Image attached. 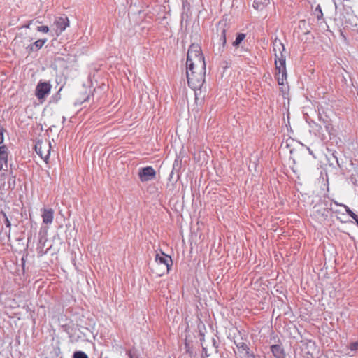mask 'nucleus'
Returning <instances> with one entry per match:
<instances>
[{"instance_id":"obj_1","label":"nucleus","mask_w":358,"mask_h":358,"mask_svg":"<svg viewBox=\"0 0 358 358\" xmlns=\"http://www.w3.org/2000/svg\"><path fill=\"white\" fill-rule=\"evenodd\" d=\"M203 66H206V62L202 53L201 48L199 45L193 43L188 49L186 67H188L189 70H192L194 67H199L200 69H202Z\"/></svg>"},{"instance_id":"obj_2","label":"nucleus","mask_w":358,"mask_h":358,"mask_svg":"<svg viewBox=\"0 0 358 358\" xmlns=\"http://www.w3.org/2000/svg\"><path fill=\"white\" fill-rule=\"evenodd\" d=\"M186 76L188 85L194 91L200 90L205 82L206 66L202 69L194 67L192 70L186 67Z\"/></svg>"},{"instance_id":"obj_3","label":"nucleus","mask_w":358,"mask_h":358,"mask_svg":"<svg viewBox=\"0 0 358 358\" xmlns=\"http://www.w3.org/2000/svg\"><path fill=\"white\" fill-rule=\"evenodd\" d=\"M155 261L158 266L160 267V271L157 273L159 276H162L168 273L173 264L171 257L164 254L163 252H161L160 254H156Z\"/></svg>"},{"instance_id":"obj_4","label":"nucleus","mask_w":358,"mask_h":358,"mask_svg":"<svg viewBox=\"0 0 358 358\" xmlns=\"http://www.w3.org/2000/svg\"><path fill=\"white\" fill-rule=\"evenodd\" d=\"M229 27L225 22H219L217 27V34L219 37V47L217 48V52L220 54L222 53L225 49L227 44L226 33Z\"/></svg>"},{"instance_id":"obj_5","label":"nucleus","mask_w":358,"mask_h":358,"mask_svg":"<svg viewBox=\"0 0 358 358\" xmlns=\"http://www.w3.org/2000/svg\"><path fill=\"white\" fill-rule=\"evenodd\" d=\"M276 80L279 85H284L285 80H287V70H286V59H281L280 63L275 64Z\"/></svg>"},{"instance_id":"obj_6","label":"nucleus","mask_w":358,"mask_h":358,"mask_svg":"<svg viewBox=\"0 0 358 358\" xmlns=\"http://www.w3.org/2000/svg\"><path fill=\"white\" fill-rule=\"evenodd\" d=\"M51 145L48 142H37L35 145L36 152L47 162L50 155Z\"/></svg>"},{"instance_id":"obj_7","label":"nucleus","mask_w":358,"mask_h":358,"mask_svg":"<svg viewBox=\"0 0 358 358\" xmlns=\"http://www.w3.org/2000/svg\"><path fill=\"white\" fill-rule=\"evenodd\" d=\"M51 88L50 83L39 81L36 87L35 95L38 99H44L50 94Z\"/></svg>"},{"instance_id":"obj_8","label":"nucleus","mask_w":358,"mask_h":358,"mask_svg":"<svg viewBox=\"0 0 358 358\" xmlns=\"http://www.w3.org/2000/svg\"><path fill=\"white\" fill-rule=\"evenodd\" d=\"M156 176L155 170L150 166L139 169L138 177L142 182L153 180Z\"/></svg>"},{"instance_id":"obj_9","label":"nucleus","mask_w":358,"mask_h":358,"mask_svg":"<svg viewBox=\"0 0 358 358\" xmlns=\"http://www.w3.org/2000/svg\"><path fill=\"white\" fill-rule=\"evenodd\" d=\"M53 26L55 27L57 35H59L69 26V18L64 15L60 17H56L53 22Z\"/></svg>"},{"instance_id":"obj_10","label":"nucleus","mask_w":358,"mask_h":358,"mask_svg":"<svg viewBox=\"0 0 358 358\" xmlns=\"http://www.w3.org/2000/svg\"><path fill=\"white\" fill-rule=\"evenodd\" d=\"M285 48L284 45L281 43L280 41L275 40L273 43V50L274 52L275 56V64L280 63V60L282 59H286L285 56L283 55V52Z\"/></svg>"},{"instance_id":"obj_11","label":"nucleus","mask_w":358,"mask_h":358,"mask_svg":"<svg viewBox=\"0 0 358 358\" xmlns=\"http://www.w3.org/2000/svg\"><path fill=\"white\" fill-rule=\"evenodd\" d=\"M319 121L324 127L325 131L327 132L329 136L331 137V136H335L334 129L331 124V120L327 117H322V115L319 116Z\"/></svg>"},{"instance_id":"obj_12","label":"nucleus","mask_w":358,"mask_h":358,"mask_svg":"<svg viewBox=\"0 0 358 358\" xmlns=\"http://www.w3.org/2000/svg\"><path fill=\"white\" fill-rule=\"evenodd\" d=\"M271 352L275 358H285V350L282 344H275L271 346Z\"/></svg>"},{"instance_id":"obj_13","label":"nucleus","mask_w":358,"mask_h":358,"mask_svg":"<svg viewBox=\"0 0 358 358\" xmlns=\"http://www.w3.org/2000/svg\"><path fill=\"white\" fill-rule=\"evenodd\" d=\"M234 344L236 346V348H238V350L240 353L244 352V355L242 357V358H248L249 356L252 352V351H250L249 345L245 342H243V341L238 342V341H235Z\"/></svg>"},{"instance_id":"obj_14","label":"nucleus","mask_w":358,"mask_h":358,"mask_svg":"<svg viewBox=\"0 0 358 358\" xmlns=\"http://www.w3.org/2000/svg\"><path fill=\"white\" fill-rule=\"evenodd\" d=\"M46 41H47V39H45H45H38L36 41H35L34 43L29 45L26 48V50L29 54H30L32 52H36L44 45V44L46 43Z\"/></svg>"},{"instance_id":"obj_15","label":"nucleus","mask_w":358,"mask_h":358,"mask_svg":"<svg viewBox=\"0 0 358 358\" xmlns=\"http://www.w3.org/2000/svg\"><path fill=\"white\" fill-rule=\"evenodd\" d=\"M41 216L44 224H51L54 218V210L52 208H43Z\"/></svg>"},{"instance_id":"obj_16","label":"nucleus","mask_w":358,"mask_h":358,"mask_svg":"<svg viewBox=\"0 0 358 358\" xmlns=\"http://www.w3.org/2000/svg\"><path fill=\"white\" fill-rule=\"evenodd\" d=\"M270 3V0H254L253 7L258 10H263Z\"/></svg>"},{"instance_id":"obj_17","label":"nucleus","mask_w":358,"mask_h":358,"mask_svg":"<svg viewBox=\"0 0 358 358\" xmlns=\"http://www.w3.org/2000/svg\"><path fill=\"white\" fill-rule=\"evenodd\" d=\"M0 160L1 162H8V148L4 145L0 146Z\"/></svg>"},{"instance_id":"obj_18","label":"nucleus","mask_w":358,"mask_h":358,"mask_svg":"<svg viewBox=\"0 0 358 358\" xmlns=\"http://www.w3.org/2000/svg\"><path fill=\"white\" fill-rule=\"evenodd\" d=\"M245 38V34L243 33H238L236 35L235 41L232 43V45L237 48L239 47L240 44L243 42V41Z\"/></svg>"},{"instance_id":"obj_19","label":"nucleus","mask_w":358,"mask_h":358,"mask_svg":"<svg viewBox=\"0 0 358 358\" xmlns=\"http://www.w3.org/2000/svg\"><path fill=\"white\" fill-rule=\"evenodd\" d=\"M314 15L316 17L317 20H320L323 17V13L320 5H317L314 10Z\"/></svg>"},{"instance_id":"obj_20","label":"nucleus","mask_w":358,"mask_h":358,"mask_svg":"<svg viewBox=\"0 0 358 358\" xmlns=\"http://www.w3.org/2000/svg\"><path fill=\"white\" fill-rule=\"evenodd\" d=\"M73 358H89L88 355L83 351H76L73 355Z\"/></svg>"},{"instance_id":"obj_21","label":"nucleus","mask_w":358,"mask_h":358,"mask_svg":"<svg viewBox=\"0 0 358 358\" xmlns=\"http://www.w3.org/2000/svg\"><path fill=\"white\" fill-rule=\"evenodd\" d=\"M315 124V129L319 133L321 134L322 136V140H324L326 139V136L324 135V134H323L322 131V124Z\"/></svg>"},{"instance_id":"obj_22","label":"nucleus","mask_w":358,"mask_h":358,"mask_svg":"<svg viewBox=\"0 0 358 358\" xmlns=\"http://www.w3.org/2000/svg\"><path fill=\"white\" fill-rule=\"evenodd\" d=\"M345 211H346L347 214L350 217H352L353 220H356L357 218H358V216L352 210H351L349 207H348L347 206H345Z\"/></svg>"},{"instance_id":"obj_23","label":"nucleus","mask_w":358,"mask_h":358,"mask_svg":"<svg viewBox=\"0 0 358 358\" xmlns=\"http://www.w3.org/2000/svg\"><path fill=\"white\" fill-rule=\"evenodd\" d=\"M231 61L222 60V61L220 62V66L224 70H225V69H227V68H229L231 66Z\"/></svg>"},{"instance_id":"obj_24","label":"nucleus","mask_w":358,"mask_h":358,"mask_svg":"<svg viewBox=\"0 0 358 358\" xmlns=\"http://www.w3.org/2000/svg\"><path fill=\"white\" fill-rule=\"evenodd\" d=\"M89 98H90V95L87 94V95L85 96V97H83L82 99H77L76 101V102H75V105L76 106H80L82 103H83L84 102L87 101L89 100Z\"/></svg>"},{"instance_id":"obj_25","label":"nucleus","mask_w":358,"mask_h":358,"mask_svg":"<svg viewBox=\"0 0 358 358\" xmlns=\"http://www.w3.org/2000/svg\"><path fill=\"white\" fill-rule=\"evenodd\" d=\"M36 30L39 32L48 33L49 31V27L48 26H38L36 28Z\"/></svg>"},{"instance_id":"obj_26","label":"nucleus","mask_w":358,"mask_h":358,"mask_svg":"<svg viewBox=\"0 0 358 358\" xmlns=\"http://www.w3.org/2000/svg\"><path fill=\"white\" fill-rule=\"evenodd\" d=\"M5 129L2 125L0 124V146L3 145V143L4 141L3 138V134H4Z\"/></svg>"},{"instance_id":"obj_27","label":"nucleus","mask_w":358,"mask_h":358,"mask_svg":"<svg viewBox=\"0 0 358 358\" xmlns=\"http://www.w3.org/2000/svg\"><path fill=\"white\" fill-rule=\"evenodd\" d=\"M8 162H1L0 160V171H7Z\"/></svg>"},{"instance_id":"obj_28","label":"nucleus","mask_w":358,"mask_h":358,"mask_svg":"<svg viewBox=\"0 0 358 358\" xmlns=\"http://www.w3.org/2000/svg\"><path fill=\"white\" fill-rule=\"evenodd\" d=\"M1 213H2V215H3V217L5 218V224L6 226V227L10 228L11 224H10V222L8 220L6 214L4 212H3V211L1 212Z\"/></svg>"},{"instance_id":"obj_29","label":"nucleus","mask_w":358,"mask_h":358,"mask_svg":"<svg viewBox=\"0 0 358 358\" xmlns=\"http://www.w3.org/2000/svg\"><path fill=\"white\" fill-rule=\"evenodd\" d=\"M350 349L352 351L358 350V341L350 343Z\"/></svg>"},{"instance_id":"obj_30","label":"nucleus","mask_w":358,"mask_h":358,"mask_svg":"<svg viewBox=\"0 0 358 358\" xmlns=\"http://www.w3.org/2000/svg\"><path fill=\"white\" fill-rule=\"evenodd\" d=\"M199 336H200V342H201V345L203 346V343L205 341V335L201 331H200Z\"/></svg>"},{"instance_id":"obj_31","label":"nucleus","mask_w":358,"mask_h":358,"mask_svg":"<svg viewBox=\"0 0 358 358\" xmlns=\"http://www.w3.org/2000/svg\"><path fill=\"white\" fill-rule=\"evenodd\" d=\"M185 347L186 348V352L187 353H191V351H190V348H189V343L187 342V341H185Z\"/></svg>"},{"instance_id":"obj_32","label":"nucleus","mask_w":358,"mask_h":358,"mask_svg":"<svg viewBox=\"0 0 358 358\" xmlns=\"http://www.w3.org/2000/svg\"><path fill=\"white\" fill-rule=\"evenodd\" d=\"M202 352H203V353L206 356H207V357H208V356L210 355L208 353L207 348H206V346H204V345H203V346H202Z\"/></svg>"},{"instance_id":"obj_33","label":"nucleus","mask_w":358,"mask_h":358,"mask_svg":"<svg viewBox=\"0 0 358 358\" xmlns=\"http://www.w3.org/2000/svg\"><path fill=\"white\" fill-rule=\"evenodd\" d=\"M33 23V20L29 21L27 24L22 26L24 28L29 29L31 24Z\"/></svg>"},{"instance_id":"obj_34","label":"nucleus","mask_w":358,"mask_h":358,"mask_svg":"<svg viewBox=\"0 0 358 358\" xmlns=\"http://www.w3.org/2000/svg\"><path fill=\"white\" fill-rule=\"evenodd\" d=\"M260 355H255L254 354L253 352L251 353V355L249 356L248 358H260Z\"/></svg>"},{"instance_id":"obj_35","label":"nucleus","mask_w":358,"mask_h":358,"mask_svg":"<svg viewBox=\"0 0 358 358\" xmlns=\"http://www.w3.org/2000/svg\"><path fill=\"white\" fill-rule=\"evenodd\" d=\"M212 343H213V345L215 348H218V345H217V341H216V340H215L214 338H212Z\"/></svg>"},{"instance_id":"obj_36","label":"nucleus","mask_w":358,"mask_h":358,"mask_svg":"<svg viewBox=\"0 0 358 358\" xmlns=\"http://www.w3.org/2000/svg\"><path fill=\"white\" fill-rule=\"evenodd\" d=\"M127 355L129 358H134V357L130 351L127 352Z\"/></svg>"},{"instance_id":"obj_37","label":"nucleus","mask_w":358,"mask_h":358,"mask_svg":"<svg viewBox=\"0 0 358 358\" xmlns=\"http://www.w3.org/2000/svg\"><path fill=\"white\" fill-rule=\"evenodd\" d=\"M299 24H306L305 20H301V21L299 22Z\"/></svg>"},{"instance_id":"obj_38","label":"nucleus","mask_w":358,"mask_h":358,"mask_svg":"<svg viewBox=\"0 0 358 358\" xmlns=\"http://www.w3.org/2000/svg\"><path fill=\"white\" fill-rule=\"evenodd\" d=\"M355 220V222H356V224H357V226H358V217H357L356 220Z\"/></svg>"},{"instance_id":"obj_39","label":"nucleus","mask_w":358,"mask_h":358,"mask_svg":"<svg viewBox=\"0 0 358 358\" xmlns=\"http://www.w3.org/2000/svg\"><path fill=\"white\" fill-rule=\"evenodd\" d=\"M22 264L24 265V261L23 258L22 259Z\"/></svg>"},{"instance_id":"obj_40","label":"nucleus","mask_w":358,"mask_h":358,"mask_svg":"<svg viewBox=\"0 0 358 358\" xmlns=\"http://www.w3.org/2000/svg\"><path fill=\"white\" fill-rule=\"evenodd\" d=\"M10 230L8 231V236H10Z\"/></svg>"},{"instance_id":"obj_41","label":"nucleus","mask_w":358,"mask_h":358,"mask_svg":"<svg viewBox=\"0 0 358 358\" xmlns=\"http://www.w3.org/2000/svg\"><path fill=\"white\" fill-rule=\"evenodd\" d=\"M105 358H107V357H105Z\"/></svg>"}]
</instances>
